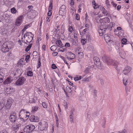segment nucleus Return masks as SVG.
I'll list each match as a JSON object with an SVG mask.
<instances>
[{"mask_svg":"<svg viewBox=\"0 0 133 133\" xmlns=\"http://www.w3.org/2000/svg\"><path fill=\"white\" fill-rule=\"evenodd\" d=\"M74 112V109H72L71 111V114L70 116V117L71 116H72L73 115V113Z\"/></svg>","mask_w":133,"mask_h":133,"instance_id":"603ef678","label":"nucleus"},{"mask_svg":"<svg viewBox=\"0 0 133 133\" xmlns=\"http://www.w3.org/2000/svg\"><path fill=\"white\" fill-rule=\"evenodd\" d=\"M50 17H47L46 18V21L47 22H49L50 21V20L49 19V18H50Z\"/></svg>","mask_w":133,"mask_h":133,"instance_id":"69168bd1","label":"nucleus"},{"mask_svg":"<svg viewBox=\"0 0 133 133\" xmlns=\"http://www.w3.org/2000/svg\"><path fill=\"white\" fill-rule=\"evenodd\" d=\"M35 128V127L33 125H30L25 127L24 129V132L27 133L31 132Z\"/></svg>","mask_w":133,"mask_h":133,"instance_id":"423d86ee","label":"nucleus"},{"mask_svg":"<svg viewBox=\"0 0 133 133\" xmlns=\"http://www.w3.org/2000/svg\"><path fill=\"white\" fill-rule=\"evenodd\" d=\"M65 46L66 47V48L69 47L70 46V44L68 43H66L65 44Z\"/></svg>","mask_w":133,"mask_h":133,"instance_id":"c03bdc74","label":"nucleus"},{"mask_svg":"<svg viewBox=\"0 0 133 133\" xmlns=\"http://www.w3.org/2000/svg\"><path fill=\"white\" fill-rule=\"evenodd\" d=\"M59 27V26L58 25L55 28V30L56 32H57L59 30V29H58Z\"/></svg>","mask_w":133,"mask_h":133,"instance_id":"6e6d98bb","label":"nucleus"},{"mask_svg":"<svg viewBox=\"0 0 133 133\" xmlns=\"http://www.w3.org/2000/svg\"><path fill=\"white\" fill-rule=\"evenodd\" d=\"M70 4L71 5H74V2L73 1V0H71V1L70 3Z\"/></svg>","mask_w":133,"mask_h":133,"instance_id":"774afa93","label":"nucleus"},{"mask_svg":"<svg viewBox=\"0 0 133 133\" xmlns=\"http://www.w3.org/2000/svg\"><path fill=\"white\" fill-rule=\"evenodd\" d=\"M102 58L103 61L107 63L108 64L114 66L115 68L117 70L120 69V65L118 62L115 61H113L106 55L102 57Z\"/></svg>","mask_w":133,"mask_h":133,"instance_id":"f03ea898","label":"nucleus"},{"mask_svg":"<svg viewBox=\"0 0 133 133\" xmlns=\"http://www.w3.org/2000/svg\"><path fill=\"white\" fill-rule=\"evenodd\" d=\"M22 16H20L16 19L15 23L17 26H19L21 24L22 22Z\"/></svg>","mask_w":133,"mask_h":133,"instance_id":"2eb2a0df","label":"nucleus"},{"mask_svg":"<svg viewBox=\"0 0 133 133\" xmlns=\"http://www.w3.org/2000/svg\"><path fill=\"white\" fill-rule=\"evenodd\" d=\"M32 44H30L25 49V51L27 52L29 51L31 47L32 46Z\"/></svg>","mask_w":133,"mask_h":133,"instance_id":"cd10ccee","label":"nucleus"},{"mask_svg":"<svg viewBox=\"0 0 133 133\" xmlns=\"http://www.w3.org/2000/svg\"><path fill=\"white\" fill-rule=\"evenodd\" d=\"M2 35H5L6 33V31L5 29H2L0 32Z\"/></svg>","mask_w":133,"mask_h":133,"instance_id":"c85d7f7f","label":"nucleus"},{"mask_svg":"<svg viewBox=\"0 0 133 133\" xmlns=\"http://www.w3.org/2000/svg\"><path fill=\"white\" fill-rule=\"evenodd\" d=\"M66 6L64 5H62L60 8L59 14L61 15H63L66 13L65 9Z\"/></svg>","mask_w":133,"mask_h":133,"instance_id":"9b49d317","label":"nucleus"},{"mask_svg":"<svg viewBox=\"0 0 133 133\" xmlns=\"http://www.w3.org/2000/svg\"><path fill=\"white\" fill-rule=\"evenodd\" d=\"M127 42V39L125 38H123L121 40V43L123 44H126V43Z\"/></svg>","mask_w":133,"mask_h":133,"instance_id":"2f4dec72","label":"nucleus"},{"mask_svg":"<svg viewBox=\"0 0 133 133\" xmlns=\"http://www.w3.org/2000/svg\"><path fill=\"white\" fill-rule=\"evenodd\" d=\"M66 89L70 93L72 92L71 88L67 86L66 88Z\"/></svg>","mask_w":133,"mask_h":133,"instance_id":"e433bc0d","label":"nucleus"},{"mask_svg":"<svg viewBox=\"0 0 133 133\" xmlns=\"http://www.w3.org/2000/svg\"><path fill=\"white\" fill-rule=\"evenodd\" d=\"M7 55L8 57H9L11 56V52H9L7 53Z\"/></svg>","mask_w":133,"mask_h":133,"instance_id":"864d4df0","label":"nucleus"},{"mask_svg":"<svg viewBox=\"0 0 133 133\" xmlns=\"http://www.w3.org/2000/svg\"><path fill=\"white\" fill-rule=\"evenodd\" d=\"M75 55L71 52H68L66 55V58L68 59H72L75 57Z\"/></svg>","mask_w":133,"mask_h":133,"instance_id":"ddd939ff","label":"nucleus"},{"mask_svg":"<svg viewBox=\"0 0 133 133\" xmlns=\"http://www.w3.org/2000/svg\"><path fill=\"white\" fill-rule=\"evenodd\" d=\"M10 120L12 123L15 122L17 119V115L14 112L12 111L10 114Z\"/></svg>","mask_w":133,"mask_h":133,"instance_id":"0eeeda50","label":"nucleus"},{"mask_svg":"<svg viewBox=\"0 0 133 133\" xmlns=\"http://www.w3.org/2000/svg\"><path fill=\"white\" fill-rule=\"evenodd\" d=\"M12 104V103L10 100H8L7 102L6 106L8 109H9L11 107Z\"/></svg>","mask_w":133,"mask_h":133,"instance_id":"aec40b11","label":"nucleus"},{"mask_svg":"<svg viewBox=\"0 0 133 133\" xmlns=\"http://www.w3.org/2000/svg\"><path fill=\"white\" fill-rule=\"evenodd\" d=\"M111 4L114 7H116L117 5L116 4H115L113 2H112Z\"/></svg>","mask_w":133,"mask_h":133,"instance_id":"680f3d73","label":"nucleus"},{"mask_svg":"<svg viewBox=\"0 0 133 133\" xmlns=\"http://www.w3.org/2000/svg\"><path fill=\"white\" fill-rule=\"evenodd\" d=\"M102 13L104 15L107 16L108 15V12L103 7H102Z\"/></svg>","mask_w":133,"mask_h":133,"instance_id":"4be33fe9","label":"nucleus"},{"mask_svg":"<svg viewBox=\"0 0 133 133\" xmlns=\"http://www.w3.org/2000/svg\"><path fill=\"white\" fill-rule=\"evenodd\" d=\"M100 22H99V23L101 24V25H100L101 26L102 25H106V24H106L109 22V19L108 18L106 17L103 19L101 18V19H100Z\"/></svg>","mask_w":133,"mask_h":133,"instance_id":"f8f14e48","label":"nucleus"},{"mask_svg":"<svg viewBox=\"0 0 133 133\" xmlns=\"http://www.w3.org/2000/svg\"><path fill=\"white\" fill-rule=\"evenodd\" d=\"M32 35L31 32H26V34H25L24 35V40H23V38L22 37L21 40L24 43H26L27 44H29L31 42L33 36L30 35V34Z\"/></svg>","mask_w":133,"mask_h":133,"instance_id":"7ed1b4c3","label":"nucleus"},{"mask_svg":"<svg viewBox=\"0 0 133 133\" xmlns=\"http://www.w3.org/2000/svg\"><path fill=\"white\" fill-rule=\"evenodd\" d=\"M85 27L86 28L85 29H84L83 31L82 32V34H84L86 32V31H87L89 30L88 27V25L87 24H86L85 25Z\"/></svg>","mask_w":133,"mask_h":133,"instance_id":"c756f323","label":"nucleus"},{"mask_svg":"<svg viewBox=\"0 0 133 133\" xmlns=\"http://www.w3.org/2000/svg\"><path fill=\"white\" fill-rule=\"evenodd\" d=\"M3 76L0 74V83L3 82Z\"/></svg>","mask_w":133,"mask_h":133,"instance_id":"79ce46f5","label":"nucleus"},{"mask_svg":"<svg viewBox=\"0 0 133 133\" xmlns=\"http://www.w3.org/2000/svg\"><path fill=\"white\" fill-rule=\"evenodd\" d=\"M91 66H89L85 70L84 72L85 73L87 74L90 71Z\"/></svg>","mask_w":133,"mask_h":133,"instance_id":"393cba45","label":"nucleus"},{"mask_svg":"<svg viewBox=\"0 0 133 133\" xmlns=\"http://www.w3.org/2000/svg\"><path fill=\"white\" fill-rule=\"evenodd\" d=\"M20 125L19 124H17L14 125L13 126V129L15 131H17L19 129Z\"/></svg>","mask_w":133,"mask_h":133,"instance_id":"412c9836","label":"nucleus"},{"mask_svg":"<svg viewBox=\"0 0 133 133\" xmlns=\"http://www.w3.org/2000/svg\"><path fill=\"white\" fill-rule=\"evenodd\" d=\"M52 2H51L49 5V10H52Z\"/></svg>","mask_w":133,"mask_h":133,"instance_id":"58836bf2","label":"nucleus"},{"mask_svg":"<svg viewBox=\"0 0 133 133\" xmlns=\"http://www.w3.org/2000/svg\"><path fill=\"white\" fill-rule=\"evenodd\" d=\"M74 80L75 81H77L79 80V77L78 76H77V77H75Z\"/></svg>","mask_w":133,"mask_h":133,"instance_id":"e2e57ef3","label":"nucleus"},{"mask_svg":"<svg viewBox=\"0 0 133 133\" xmlns=\"http://www.w3.org/2000/svg\"><path fill=\"white\" fill-rule=\"evenodd\" d=\"M52 14L51 10H49L48 12V16L50 17Z\"/></svg>","mask_w":133,"mask_h":133,"instance_id":"3c124183","label":"nucleus"},{"mask_svg":"<svg viewBox=\"0 0 133 133\" xmlns=\"http://www.w3.org/2000/svg\"><path fill=\"white\" fill-rule=\"evenodd\" d=\"M56 44L57 46L60 47L62 46V43L61 41L60 40H58L56 41Z\"/></svg>","mask_w":133,"mask_h":133,"instance_id":"b1692460","label":"nucleus"},{"mask_svg":"<svg viewBox=\"0 0 133 133\" xmlns=\"http://www.w3.org/2000/svg\"><path fill=\"white\" fill-rule=\"evenodd\" d=\"M11 49V47L10 46L8 42H5L3 44L1 48L2 51L4 52H8L9 50Z\"/></svg>","mask_w":133,"mask_h":133,"instance_id":"39448f33","label":"nucleus"},{"mask_svg":"<svg viewBox=\"0 0 133 133\" xmlns=\"http://www.w3.org/2000/svg\"><path fill=\"white\" fill-rule=\"evenodd\" d=\"M92 114H89V113L88 114V118H90L91 117H92Z\"/></svg>","mask_w":133,"mask_h":133,"instance_id":"5fc2aeb1","label":"nucleus"},{"mask_svg":"<svg viewBox=\"0 0 133 133\" xmlns=\"http://www.w3.org/2000/svg\"><path fill=\"white\" fill-rule=\"evenodd\" d=\"M11 80L9 78H8L3 82L4 84H9L11 83Z\"/></svg>","mask_w":133,"mask_h":133,"instance_id":"5701e85b","label":"nucleus"},{"mask_svg":"<svg viewBox=\"0 0 133 133\" xmlns=\"http://www.w3.org/2000/svg\"><path fill=\"white\" fill-rule=\"evenodd\" d=\"M131 68L128 66H127L123 71V72L125 75L129 73L131 70Z\"/></svg>","mask_w":133,"mask_h":133,"instance_id":"4468645a","label":"nucleus"},{"mask_svg":"<svg viewBox=\"0 0 133 133\" xmlns=\"http://www.w3.org/2000/svg\"><path fill=\"white\" fill-rule=\"evenodd\" d=\"M52 54L53 56H56L57 55L58 53L57 52H54Z\"/></svg>","mask_w":133,"mask_h":133,"instance_id":"0e129e2a","label":"nucleus"},{"mask_svg":"<svg viewBox=\"0 0 133 133\" xmlns=\"http://www.w3.org/2000/svg\"><path fill=\"white\" fill-rule=\"evenodd\" d=\"M50 49L51 51H54L56 49V47L55 45H53L50 47Z\"/></svg>","mask_w":133,"mask_h":133,"instance_id":"f704fd0d","label":"nucleus"},{"mask_svg":"<svg viewBox=\"0 0 133 133\" xmlns=\"http://www.w3.org/2000/svg\"><path fill=\"white\" fill-rule=\"evenodd\" d=\"M90 77L91 76H89L88 77H86L83 79L82 81L85 82H88L90 79Z\"/></svg>","mask_w":133,"mask_h":133,"instance_id":"a878e982","label":"nucleus"},{"mask_svg":"<svg viewBox=\"0 0 133 133\" xmlns=\"http://www.w3.org/2000/svg\"><path fill=\"white\" fill-rule=\"evenodd\" d=\"M95 19L97 23H99L100 22V21L101 19L100 17L98 16L96 17Z\"/></svg>","mask_w":133,"mask_h":133,"instance_id":"72a5a7b5","label":"nucleus"},{"mask_svg":"<svg viewBox=\"0 0 133 133\" xmlns=\"http://www.w3.org/2000/svg\"><path fill=\"white\" fill-rule=\"evenodd\" d=\"M41 61L40 59L39 58L38 59V65L37 66V67L38 68H39L41 66Z\"/></svg>","mask_w":133,"mask_h":133,"instance_id":"a18cd8bd","label":"nucleus"},{"mask_svg":"<svg viewBox=\"0 0 133 133\" xmlns=\"http://www.w3.org/2000/svg\"><path fill=\"white\" fill-rule=\"evenodd\" d=\"M38 107H34L32 108V111L34 112L36 111L38 109Z\"/></svg>","mask_w":133,"mask_h":133,"instance_id":"4c0bfd02","label":"nucleus"},{"mask_svg":"<svg viewBox=\"0 0 133 133\" xmlns=\"http://www.w3.org/2000/svg\"><path fill=\"white\" fill-rule=\"evenodd\" d=\"M109 0H106L105 3L106 4V5L108 7V8L110 7V4L109 3Z\"/></svg>","mask_w":133,"mask_h":133,"instance_id":"c9c22d12","label":"nucleus"},{"mask_svg":"<svg viewBox=\"0 0 133 133\" xmlns=\"http://www.w3.org/2000/svg\"><path fill=\"white\" fill-rule=\"evenodd\" d=\"M11 12L13 14H15L16 12V10L14 7L11 8Z\"/></svg>","mask_w":133,"mask_h":133,"instance_id":"473e14b6","label":"nucleus"},{"mask_svg":"<svg viewBox=\"0 0 133 133\" xmlns=\"http://www.w3.org/2000/svg\"><path fill=\"white\" fill-rule=\"evenodd\" d=\"M26 80L24 77H21L19 78L16 82L15 84L19 86L23 85L25 82Z\"/></svg>","mask_w":133,"mask_h":133,"instance_id":"1a4fd4ad","label":"nucleus"},{"mask_svg":"<svg viewBox=\"0 0 133 133\" xmlns=\"http://www.w3.org/2000/svg\"><path fill=\"white\" fill-rule=\"evenodd\" d=\"M22 74V72L21 71V70L19 69L17 70L16 72L14 74V75L17 77L21 76Z\"/></svg>","mask_w":133,"mask_h":133,"instance_id":"6ab92c4d","label":"nucleus"},{"mask_svg":"<svg viewBox=\"0 0 133 133\" xmlns=\"http://www.w3.org/2000/svg\"><path fill=\"white\" fill-rule=\"evenodd\" d=\"M104 38L107 43H112V41L111 40L110 36L107 34H105L104 36Z\"/></svg>","mask_w":133,"mask_h":133,"instance_id":"f3484780","label":"nucleus"},{"mask_svg":"<svg viewBox=\"0 0 133 133\" xmlns=\"http://www.w3.org/2000/svg\"><path fill=\"white\" fill-rule=\"evenodd\" d=\"M92 4L93 5H94V8L95 9H96L97 8V7H96L97 5L96 4V3H95V1H93L92 2Z\"/></svg>","mask_w":133,"mask_h":133,"instance_id":"a19ab883","label":"nucleus"},{"mask_svg":"<svg viewBox=\"0 0 133 133\" xmlns=\"http://www.w3.org/2000/svg\"><path fill=\"white\" fill-rule=\"evenodd\" d=\"M79 16L78 14H76V19L77 20H79Z\"/></svg>","mask_w":133,"mask_h":133,"instance_id":"4d7b16f0","label":"nucleus"},{"mask_svg":"<svg viewBox=\"0 0 133 133\" xmlns=\"http://www.w3.org/2000/svg\"><path fill=\"white\" fill-rule=\"evenodd\" d=\"M94 60L95 65L98 67H101V63L99 58L97 57H95L94 58Z\"/></svg>","mask_w":133,"mask_h":133,"instance_id":"9d476101","label":"nucleus"},{"mask_svg":"<svg viewBox=\"0 0 133 133\" xmlns=\"http://www.w3.org/2000/svg\"><path fill=\"white\" fill-rule=\"evenodd\" d=\"M119 133H127V131L125 129H124L121 131L118 132Z\"/></svg>","mask_w":133,"mask_h":133,"instance_id":"ea45409f","label":"nucleus"},{"mask_svg":"<svg viewBox=\"0 0 133 133\" xmlns=\"http://www.w3.org/2000/svg\"><path fill=\"white\" fill-rule=\"evenodd\" d=\"M114 25V23L111 22L108 25H103L100 26L98 30L100 36H102L106 31H111L112 29V27Z\"/></svg>","mask_w":133,"mask_h":133,"instance_id":"f257e3e1","label":"nucleus"},{"mask_svg":"<svg viewBox=\"0 0 133 133\" xmlns=\"http://www.w3.org/2000/svg\"><path fill=\"white\" fill-rule=\"evenodd\" d=\"M42 105L44 108H46L47 107V105L46 103L45 102L42 103Z\"/></svg>","mask_w":133,"mask_h":133,"instance_id":"8fccbe9b","label":"nucleus"},{"mask_svg":"<svg viewBox=\"0 0 133 133\" xmlns=\"http://www.w3.org/2000/svg\"><path fill=\"white\" fill-rule=\"evenodd\" d=\"M72 44L73 45H76L77 44L78 42L74 39H72Z\"/></svg>","mask_w":133,"mask_h":133,"instance_id":"7c9ffc66","label":"nucleus"},{"mask_svg":"<svg viewBox=\"0 0 133 133\" xmlns=\"http://www.w3.org/2000/svg\"><path fill=\"white\" fill-rule=\"evenodd\" d=\"M30 114L28 112H25L23 109H22L19 113V117L22 119L24 121L27 120L29 117Z\"/></svg>","mask_w":133,"mask_h":133,"instance_id":"20e7f679","label":"nucleus"},{"mask_svg":"<svg viewBox=\"0 0 133 133\" xmlns=\"http://www.w3.org/2000/svg\"><path fill=\"white\" fill-rule=\"evenodd\" d=\"M97 91L95 90H94L93 92V96L94 97H96L97 96Z\"/></svg>","mask_w":133,"mask_h":133,"instance_id":"de8ad7c7","label":"nucleus"},{"mask_svg":"<svg viewBox=\"0 0 133 133\" xmlns=\"http://www.w3.org/2000/svg\"><path fill=\"white\" fill-rule=\"evenodd\" d=\"M117 30H118V31H120L121 30V31L122 32H122H123V30H121L122 29L121 27L119 26L117 28Z\"/></svg>","mask_w":133,"mask_h":133,"instance_id":"052dcab7","label":"nucleus"},{"mask_svg":"<svg viewBox=\"0 0 133 133\" xmlns=\"http://www.w3.org/2000/svg\"><path fill=\"white\" fill-rule=\"evenodd\" d=\"M51 68L53 69H55L57 68V67L55 64H53L51 65Z\"/></svg>","mask_w":133,"mask_h":133,"instance_id":"09e8293b","label":"nucleus"},{"mask_svg":"<svg viewBox=\"0 0 133 133\" xmlns=\"http://www.w3.org/2000/svg\"><path fill=\"white\" fill-rule=\"evenodd\" d=\"M69 32H71L73 31V29L70 26L69 28Z\"/></svg>","mask_w":133,"mask_h":133,"instance_id":"13d9d810","label":"nucleus"},{"mask_svg":"<svg viewBox=\"0 0 133 133\" xmlns=\"http://www.w3.org/2000/svg\"><path fill=\"white\" fill-rule=\"evenodd\" d=\"M48 124L47 122L42 121L39 123L38 129L41 130H43L47 127Z\"/></svg>","mask_w":133,"mask_h":133,"instance_id":"6e6552de","label":"nucleus"},{"mask_svg":"<svg viewBox=\"0 0 133 133\" xmlns=\"http://www.w3.org/2000/svg\"><path fill=\"white\" fill-rule=\"evenodd\" d=\"M121 6L120 5H118L117 7V9L119 10L121 8Z\"/></svg>","mask_w":133,"mask_h":133,"instance_id":"338daca9","label":"nucleus"},{"mask_svg":"<svg viewBox=\"0 0 133 133\" xmlns=\"http://www.w3.org/2000/svg\"><path fill=\"white\" fill-rule=\"evenodd\" d=\"M30 121L34 122H37L39 120L38 119L37 117L34 116H32L30 117Z\"/></svg>","mask_w":133,"mask_h":133,"instance_id":"a211bd4d","label":"nucleus"},{"mask_svg":"<svg viewBox=\"0 0 133 133\" xmlns=\"http://www.w3.org/2000/svg\"><path fill=\"white\" fill-rule=\"evenodd\" d=\"M123 82L124 84L126 85L127 84V80L126 79H124L123 80Z\"/></svg>","mask_w":133,"mask_h":133,"instance_id":"49530a36","label":"nucleus"},{"mask_svg":"<svg viewBox=\"0 0 133 133\" xmlns=\"http://www.w3.org/2000/svg\"><path fill=\"white\" fill-rule=\"evenodd\" d=\"M29 26V25H26L24 27V29L22 30V31H23L24 30H25L27 29L28 28Z\"/></svg>","mask_w":133,"mask_h":133,"instance_id":"bf43d9fd","label":"nucleus"},{"mask_svg":"<svg viewBox=\"0 0 133 133\" xmlns=\"http://www.w3.org/2000/svg\"><path fill=\"white\" fill-rule=\"evenodd\" d=\"M78 57L79 58H82L83 57V54L82 52H79L78 53Z\"/></svg>","mask_w":133,"mask_h":133,"instance_id":"bb28decb","label":"nucleus"},{"mask_svg":"<svg viewBox=\"0 0 133 133\" xmlns=\"http://www.w3.org/2000/svg\"><path fill=\"white\" fill-rule=\"evenodd\" d=\"M14 89L11 87H8L6 89V92L7 94H10L14 91Z\"/></svg>","mask_w":133,"mask_h":133,"instance_id":"dca6fc26","label":"nucleus"},{"mask_svg":"<svg viewBox=\"0 0 133 133\" xmlns=\"http://www.w3.org/2000/svg\"><path fill=\"white\" fill-rule=\"evenodd\" d=\"M27 75L29 76H32L33 75V73L31 71H29L28 72Z\"/></svg>","mask_w":133,"mask_h":133,"instance_id":"37998d69","label":"nucleus"}]
</instances>
